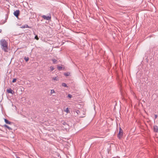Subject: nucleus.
I'll return each mask as SVG.
<instances>
[{
  "label": "nucleus",
  "instance_id": "nucleus-1",
  "mask_svg": "<svg viewBox=\"0 0 158 158\" xmlns=\"http://www.w3.org/2000/svg\"><path fill=\"white\" fill-rule=\"evenodd\" d=\"M0 44L2 49L5 52H8V43L5 39H2L0 40Z\"/></svg>",
  "mask_w": 158,
  "mask_h": 158
},
{
  "label": "nucleus",
  "instance_id": "nucleus-2",
  "mask_svg": "<svg viewBox=\"0 0 158 158\" xmlns=\"http://www.w3.org/2000/svg\"><path fill=\"white\" fill-rule=\"evenodd\" d=\"M123 130L121 128H120L119 133L118 135V137L119 139H121L123 136Z\"/></svg>",
  "mask_w": 158,
  "mask_h": 158
},
{
  "label": "nucleus",
  "instance_id": "nucleus-3",
  "mask_svg": "<svg viewBox=\"0 0 158 158\" xmlns=\"http://www.w3.org/2000/svg\"><path fill=\"white\" fill-rule=\"evenodd\" d=\"M42 17L44 19H46L48 20H50L51 19V16L50 15L48 16H46L45 15H43L42 16Z\"/></svg>",
  "mask_w": 158,
  "mask_h": 158
},
{
  "label": "nucleus",
  "instance_id": "nucleus-4",
  "mask_svg": "<svg viewBox=\"0 0 158 158\" xmlns=\"http://www.w3.org/2000/svg\"><path fill=\"white\" fill-rule=\"evenodd\" d=\"M20 14V11L19 10H17L14 11V15L16 17L18 18Z\"/></svg>",
  "mask_w": 158,
  "mask_h": 158
},
{
  "label": "nucleus",
  "instance_id": "nucleus-5",
  "mask_svg": "<svg viewBox=\"0 0 158 158\" xmlns=\"http://www.w3.org/2000/svg\"><path fill=\"white\" fill-rule=\"evenodd\" d=\"M6 92L8 93H10L12 94H13L14 93V92L13 91V90L10 88L9 89H7L6 90Z\"/></svg>",
  "mask_w": 158,
  "mask_h": 158
},
{
  "label": "nucleus",
  "instance_id": "nucleus-6",
  "mask_svg": "<svg viewBox=\"0 0 158 158\" xmlns=\"http://www.w3.org/2000/svg\"><path fill=\"white\" fill-rule=\"evenodd\" d=\"M20 27L22 28H31V27L29 26L27 24H25L24 25H23L22 27Z\"/></svg>",
  "mask_w": 158,
  "mask_h": 158
},
{
  "label": "nucleus",
  "instance_id": "nucleus-7",
  "mask_svg": "<svg viewBox=\"0 0 158 158\" xmlns=\"http://www.w3.org/2000/svg\"><path fill=\"white\" fill-rule=\"evenodd\" d=\"M154 131L155 132H158V127L155 125L154 126Z\"/></svg>",
  "mask_w": 158,
  "mask_h": 158
},
{
  "label": "nucleus",
  "instance_id": "nucleus-8",
  "mask_svg": "<svg viewBox=\"0 0 158 158\" xmlns=\"http://www.w3.org/2000/svg\"><path fill=\"white\" fill-rule=\"evenodd\" d=\"M4 121L7 124H10L13 123L12 122L9 121L6 118L4 119Z\"/></svg>",
  "mask_w": 158,
  "mask_h": 158
},
{
  "label": "nucleus",
  "instance_id": "nucleus-9",
  "mask_svg": "<svg viewBox=\"0 0 158 158\" xmlns=\"http://www.w3.org/2000/svg\"><path fill=\"white\" fill-rule=\"evenodd\" d=\"M4 127H5L6 128H7V129H8V130H9V131H10V130H12V129L9 127L7 125H6V124H5L4 125Z\"/></svg>",
  "mask_w": 158,
  "mask_h": 158
},
{
  "label": "nucleus",
  "instance_id": "nucleus-10",
  "mask_svg": "<svg viewBox=\"0 0 158 158\" xmlns=\"http://www.w3.org/2000/svg\"><path fill=\"white\" fill-rule=\"evenodd\" d=\"M7 19H6L5 20H2L0 22V25H2L5 23L6 22Z\"/></svg>",
  "mask_w": 158,
  "mask_h": 158
},
{
  "label": "nucleus",
  "instance_id": "nucleus-11",
  "mask_svg": "<svg viewBox=\"0 0 158 158\" xmlns=\"http://www.w3.org/2000/svg\"><path fill=\"white\" fill-rule=\"evenodd\" d=\"M52 61L53 63L54 64H57L58 62L57 60L55 59H52Z\"/></svg>",
  "mask_w": 158,
  "mask_h": 158
},
{
  "label": "nucleus",
  "instance_id": "nucleus-12",
  "mask_svg": "<svg viewBox=\"0 0 158 158\" xmlns=\"http://www.w3.org/2000/svg\"><path fill=\"white\" fill-rule=\"evenodd\" d=\"M61 85L63 86L66 87H68V86H67V84L65 83H62Z\"/></svg>",
  "mask_w": 158,
  "mask_h": 158
},
{
  "label": "nucleus",
  "instance_id": "nucleus-13",
  "mask_svg": "<svg viewBox=\"0 0 158 158\" xmlns=\"http://www.w3.org/2000/svg\"><path fill=\"white\" fill-rule=\"evenodd\" d=\"M58 69L60 71L62 69V67H61V66H58L57 67Z\"/></svg>",
  "mask_w": 158,
  "mask_h": 158
},
{
  "label": "nucleus",
  "instance_id": "nucleus-14",
  "mask_svg": "<svg viewBox=\"0 0 158 158\" xmlns=\"http://www.w3.org/2000/svg\"><path fill=\"white\" fill-rule=\"evenodd\" d=\"M53 80L57 81L58 80V78L56 77H53L52 78Z\"/></svg>",
  "mask_w": 158,
  "mask_h": 158
},
{
  "label": "nucleus",
  "instance_id": "nucleus-15",
  "mask_svg": "<svg viewBox=\"0 0 158 158\" xmlns=\"http://www.w3.org/2000/svg\"><path fill=\"white\" fill-rule=\"evenodd\" d=\"M61 123L64 125H68L67 123L64 121H62Z\"/></svg>",
  "mask_w": 158,
  "mask_h": 158
},
{
  "label": "nucleus",
  "instance_id": "nucleus-16",
  "mask_svg": "<svg viewBox=\"0 0 158 158\" xmlns=\"http://www.w3.org/2000/svg\"><path fill=\"white\" fill-rule=\"evenodd\" d=\"M24 59L25 60L26 62H27L29 60V58L28 57H26V56H25L24 57Z\"/></svg>",
  "mask_w": 158,
  "mask_h": 158
},
{
  "label": "nucleus",
  "instance_id": "nucleus-17",
  "mask_svg": "<svg viewBox=\"0 0 158 158\" xmlns=\"http://www.w3.org/2000/svg\"><path fill=\"white\" fill-rule=\"evenodd\" d=\"M65 111L67 113H69V108L68 107L65 110Z\"/></svg>",
  "mask_w": 158,
  "mask_h": 158
},
{
  "label": "nucleus",
  "instance_id": "nucleus-18",
  "mask_svg": "<svg viewBox=\"0 0 158 158\" xmlns=\"http://www.w3.org/2000/svg\"><path fill=\"white\" fill-rule=\"evenodd\" d=\"M70 73H64V75L66 76H69Z\"/></svg>",
  "mask_w": 158,
  "mask_h": 158
},
{
  "label": "nucleus",
  "instance_id": "nucleus-19",
  "mask_svg": "<svg viewBox=\"0 0 158 158\" xmlns=\"http://www.w3.org/2000/svg\"><path fill=\"white\" fill-rule=\"evenodd\" d=\"M17 79L15 78H14L12 81V82L14 83L16 82Z\"/></svg>",
  "mask_w": 158,
  "mask_h": 158
},
{
  "label": "nucleus",
  "instance_id": "nucleus-20",
  "mask_svg": "<svg viewBox=\"0 0 158 158\" xmlns=\"http://www.w3.org/2000/svg\"><path fill=\"white\" fill-rule=\"evenodd\" d=\"M35 39L36 40H39V38H38L37 35H35Z\"/></svg>",
  "mask_w": 158,
  "mask_h": 158
},
{
  "label": "nucleus",
  "instance_id": "nucleus-21",
  "mask_svg": "<svg viewBox=\"0 0 158 158\" xmlns=\"http://www.w3.org/2000/svg\"><path fill=\"white\" fill-rule=\"evenodd\" d=\"M72 97V95L71 94H69L68 95V97L69 98H71Z\"/></svg>",
  "mask_w": 158,
  "mask_h": 158
},
{
  "label": "nucleus",
  "instance_id": "nucleus-22",
  "mask_svg": "<svg viewBox=\"0 0 158 158\" xmlns=\"http://www.w3.org/2000/svg\"><path fill=\"white\" fill-rule=\"evenodd\" d=\"M50 70H51V71H52L54 69V68H53V67L52 66H50Z\"/></svg>",
  "mask_w": 158,
  "mask_h": 158
},
{
  "label": "nucleus",
  "instance_id": "nucleus-23",
  "mask_svg": "<svg viewBox=\"0 0 158 158\" xmlns=\"http://www.w3.org/2000/svg\"><path fill=\"white\" fill-rule=\"evenodd\" d=\"M54 93H55V91L53 89L51 90V94H52Z\"/></svg>",
  "mask_w": 158,
  "mask_h": 158
},
{
  "label": "nucleus",
  "instance_id": "nucleus-24",
  "mask_svg": "<svg viewBox=\"0 0 158 158\" xmlns=\"http://www.w3.org/2000/svg\"><path fill=\"white\" fill-rule=\"evenodd\" d=\"M154 116L155 117V119H156L157 118V116L156 114H155Z\"/></svg>",
  "mask_w": 158,
  "mask_h": 158
},
{
  "label": "nucleus",
  "instance_id": "nucleus-25",
  "mask_svg": "<svg viewBox=\"0 0 158 158\" xmlns=\"http://www.w3.org/2000/svg\"><path fill=\"white\" fill-rule=\"evenodd\" d=\"M79 112V110H77L76 112L78 114V112Z\"/></svg>",
  "mask_w": 158,
  "mask_h": 158
},
{
  "label": "nucleus",
  "instance_id": "nucleus-26",
  "mask_svg": "<svg viewBox=\"0 0 158 158\" xmlns=\"http://www.w3.org/2000/svg\"><path fill=\"white\" fill-rule=\"evenodd\" d=\"M2 31V30L1 29H0V33Z\"/></svg>",
  "mask_w": 158,
  "mask_h": 158
},
{
  "label": "nucleus",
  "instance_id": "nucleus-27",
  "mask_svg": "<svg viewBox=\"0 0 158 158\" xmlns=\"http://www.w3.org/2000/svg\"><path fill=\"white\" fill-rule=\"evenodd\" d=\"M16 158H20V157H19V156H17Z\"/></svg>",
  "mask_w": 158,
  "mask_h": 158
}]
</instances>
